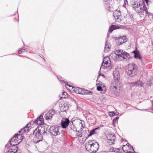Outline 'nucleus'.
<instances>
[{"label": "nucleus", "mask_w": 153, "mask_h": 153, "mask_svg": "<svg viewBox=\"0 0 153 153\" xmlns=\"http://www.w3.org/2000/svg\"><path fill=\"white\" fill-rule=\"evenodd\" d=\"M89 133V131L88 130L87 131H82V134L85 137L86 139H87L89 137H88V135L89 134H88Z\"/></svg>", "instance_id": "23"}, {"label": "nucleus", "mask_w": 153, "mask_h": 153, "mask_svg": "<svg viewBox=\"0 0 153 153\" xmlns=\"http://www.w3.org/2000/svg\"><path fill=\"white\" fill-rule=\"evenodd\" d=\"M15 15V14H14L13 15V16H14Z\"/></svg>", "instance_id": "55"}, {"label": "nucleus", "mask_w": 153, "mask_h": 153, "mask_svg": "<svg viewBox=\"0 0 153 153\" xmlns=\"http://www.w3.org/2000/svg\"><path fill=\"white\" fill-rule=\"evenodd\" d=\"M70 124V121L68 118H65L61 120V125L63 128H66Z\"/></svg>", "instance_id": "13"}, {"label": "nucleus", "mask_w": 153, "mask_h": 153, "mask_svg": "<svg viewBox=\"0 0 153 153\" xmlns=\"http://www.w3.org/2000/svg\"><path fill=\"white\" fill-rule=\"evenodd\" d=\"M69 127L71 129L74 131H75L77 132H78L76 130V127L74 125L73 123H71V124H70ZM78 133H79V131H78Z\"/></svg>", "instance_id": "22"}, {"label": "nucleus", "mask_w": 153, "mask_h": 153, "mask_svg": "<svg viewBox=\"0 0 153 153\" xmlns=\"http://www.w3.org/2000/svg\"><path fill=\"white\" fill-rule=\"evenodd\" d=\"M23 136H22V135L21 134H16L13 137L10 142V143H7L5 146L6 148L8 147V146H9V145H13L14 144H13V143H14L15 141H17L18 140V139H20L21 140L23 139Z\"/></svg>", "instance_id": "7"}, {"label": "nucleus", "mask_w": 153, "mask_h": 153, "mask_svg": "<svg viewBox=\"0 0 153 153\" xmlns=\"http://www.w3.org/2000/svg\"><path fill=\"white\" fill-rule=\"evenodd\" d=\"M143 3L144 4V5L143 7V11H147V8L146 7V5L145 4V2L144 1H143Z\"/></svg>", "instance_id": "34"}, {"label": "nucleus", "mask_w": 153, "mask_h": 153, "mask_svg": "<svg viewBox=\"0 0 153 153\" xmlns=\"http://www.w3.org/2000/svg\"><path fill=\"white\" fill-rule=\"evenodd\" d=\"M131 146L130 145V144H129L128 143L126 145H124L123 146V147H122V149L124 151V150H126L125 149V148H128V149H130V151L132 150V148H131Z\"/></svg>", "instance_id": "24"}, {"label": "nucleus", "mask_w": 153, "mask_h": 153, "mask_svg": "<svg viewBox=\"0 0 153 153\" xmlns=\"http://www.w3.org/2000/svg\"><path fill=\"white\" fill-rule=\"evenodd\" d=\"M138 10H140V11L139 12H141V11H143V8L140 7H140L139 8H138Z\"/></svg>", "instance_id": "44"}, {"label": "nucleus", "mask_w": 153, "mask_h": 153, "mask_svg": "<svg viewBox=\"0 0 153 153\" xmlns=\"http://www.w3.org/2000/svg\"><path fill=\"white\" fill-rule=\"evenodd\" d=\"M31 128L30 123H28L23 128H22L20 131H19V133H23L25 132H27Z\"/></svg>", "instance_id": "16"}, {"label": "nucleus", "mask_w": 153, "mask_h": 153, "mask_svg": "<svg viewBox=\"0 0 153 153\" xmlns=\"http://www.w3.org/2000/svg\"><path fill=\"white\" fill-rule=\"evenodd\" d=\"M110 45V43L106 41L105 43V48L104 50V52L106 53L109 51L110 50V47L109 45Z\"/></svg>", "instance_id": "21"}, {"label": "nucleus", "mask_w": 153, "mask_h": 153, "mask_svg": "<svg viewBox=\"0 0 153 153\" xmlns=\"http://www.w3.org/2000/svg\"><path fill=\"white\" fill-rule=\"evenodd\" d=\"M119 113L117 111H111L109 113V115L110 117L113 116L114 115H117L119 114Z\"/></svg>", "instance_id": "26"}, {"label": "nucleus", "mask_w": 153, "mask_h": 153, "mask_svg": "<svg viewBox=\"0 0 153 153\" xmlns=\"http://www.w3.org/2000/svg\"><path fill=\"white\" fill-rule=\"evenodd\" d=\"M146 2L147 5H148V3L149 1V0H144Z\"/></svg>", "instance_id": "45"}, {"label": "nucleus", "mask_w": 153, "mask_h": 153, "mask_svg": "<svg viewBox=\"0 0 153 153\" xmlns=\"http://www.w3.org/2000/svg\"><path fill=\"white\" fill-rule=\"evenodd\" d=\"M17 18L15 17V19H17Z\"/></svg>", "instance_id": "52"}, {"label": "nucleus", "mask_w": 153, "mask_h": 153, "mask_svg": "<svg viewBox=\"0 0 153 153\" xmlns=\"http://www.w3.org/2000/svg\"><path fill=\"white\" fill-rule=\"evenodd\" d=\"M113 76L114 77V80L112 82L111 85L117 86L118 81L120 79V74L118 70H116L113 71Z\"/></svg>", "instance_id": "6"}, {"label": "nucleus", "mask_w": 153, "mask_h": 153, "mask_svg": "<svg viewBox=\"0 0 153 153\" xmlns=\"http://www.w3.org/2000/svg\"><path fill=\"white\" fill-rule=\"evenodd\" d=\"M99 76H102L105 79V76L103 74H99Z\"/></svg>", "instance_id": "42"}, {"label": "nucleus", "mask_w": 153, "mask_h": 153, "mask_svg": "<svg viewBox=\"0 0 153 153\" xmlns=\"http://www.w3.org/2000/svg\"><path fill=\"white\" fill-rule=\"evenodd\" d=\"M78 134H79L78 133H77L76 134V135L77 136V135H78Z\"/></svg>", "instance_id": "54"}, {"label": "nucleus", "mask_w": 153, "mask_h": 153, "mask_svg": "<svg viewBox=\"0 0 153 153\" xmlns=\"http://www.w3.org/2000/svg\"><path fill=\"white\" fill-rule=\"evenodd\" d=\"M43 59H44V60L45 61V59H44V58H43Z\"/></svg>", "instance_id": "57"}, {"label": "nucleus", "mask_w": 153, "mask_h": 153, "mask_svg": "<svg viewBox=\"0 0 153 153\" xmlns=\"http://www.w3.org/2000/svg\"><path fill=\"white\" fill-rule=\"evenodd\" d=\"M84 123V121H83L81 120L79 122L80 124H81L82 128H81V130L82 129V128H84L85 126V125L83 124Z\"/></svg>", "instance_id": "32"}, {"label": "nucleus", "mask_w": 153, "mask_h": 153, "mask_svg": "<svg viewBox=\"0 0 153 153\" xmlns=\"http://www.w3.org/2000/svg\"><path fill=\"white\" fill-rule=\"evenodd\" d=\"M130 86L131 87H134L135 86L143 87V83L140 81H138L137 82H130L129 83Z\"/></svg>", "instance_id": "15"}, {"label": "nucleus", "mask_w": 153, "mask_h": 153, "mask_svg": "<svg viewBox=\"0 0 153 153\" xmlns=\"http://www.w3.org/2000/svg\"><path fill=\"white\" fill-rule=\"evenodd\" d=\"M29 123V124L30 123V124L33 123L38 125H43L44 124V122L43 119V116L42 115H40L36 120H32Z\"/></svg>", "instance_id": "10"}, {"label": "nucleus", "mask_w": 153, "mask_h": 153, "mask_svg": "<svg viewBox=\"0 0 153 153\" xmlns=\"http://www.w3.org/2000/svg\"><path fill=\"white\" fill-rule=\"evenodd\" d=\"M137 66L134 64L128 65V68L126 70V73L131 77H134L137 74Z\"/></svg>", "instance_id": "3"}, {"label": "nucleus", "mask_w": 153, "mask_h": 153, "mask_svg": "<svg viewBox=\"0 0 153 153\" xmlns=\"http://www.w3.org/2000/svg\"><path fill=\"white\" fill-rule=\"evenodd\" d=\"M18 17H19V16H18V18H18Z\"/></svg>", "instance_id": "58"}, {"label": "nucleus", "mask_w": 153, "mask_h": 153, "mask_svg": "<svg viewBox=\"0 0 153 153\" xmlns=\"http://www.w3.org/2000/svg\"><path fill=\"white\" fill-rule=\"evenodd\" d=\"M132 53L134 54V57L135 58L139 59H141L142 56H140V52L137 48L133 51Z\"/></svg>", "instance_id": "17"}, {"label": "nucleus", "mask_w": 153, "mask_h": 153, "mask_svg": "<svg viewBox=\"0 0 153 153\" xmlns=\"http://www.w3.org/2000/svg\"><path fill=\"white\" fill-rule=\"evenodd\" d=\"M62 94L64 98H66L68 97L67 94L66 92H63Z\"/></svg>", "instance_id": "35"}, {"label": "nucleus", "mask_w": 153, "mask_h": 153, "mask_svg": "<svg viewBox=\"0 0 153 153\" xmlns=\"http://www.w3.org/2000/svg\"><path fill=\"white\" fill-rule=\"evenodd\" d=\"M117 86L111 85L110 90V92L112 94H115L117 93Z\"/></svg>", "instance_id": "19"}, {"label": "nucleus", "mask_w": 153, "mask_h": 153, "mask_svg": "<svg viewBox=\"0 0 153 153\" xmlns=\"http://www.w3.org/2000/svg\"><path fill=\"white\" fill-rule=\"evenodd\" d=\"M59 127L56 126H51L49 129V131L53 136H56L60 134L59 130Z\"/></svg>", "instance_id": "9"}, {"label": "nucleus", "mask_w": 153, "mask_h": 153, "mask_svg": "<svg viewBox=\"0 0 153 153\" xmlns=\"http://www.w3.org/2000/svg\"><path fill=\"white\" fill-rule=\"evenodd\" d=\"M107 142L109 145H111L114 143L116 137L114 135L110 134L108 135L107 137Z\"/></svg>", "instance_id": "12"}, {"label": "nucleus", "mask_w": 153, "mask_h": 153, "mask_svg": "<svg viewBox=\"0 0 153 153\" xmlns=\"http://www.w3.org/2000/svg\"><path fill=\"white\" fill-rule=\"evenodd\" d=\"M57 77L58 78V79L60 81H64L63 80H62L61 79L62 78V77H61L60 76H57Z\"/></svg>", "instance_id": "41"}, {"label": "nucleus", "mask_w": 153, "mask_h": 153, "mask_svg": "<svg viewBox=\"0 0 153 153\" xmlns=\"http://www.w3.org/2000/svg\"><path fill=\"white\" fill-rule=\"evenodd\" d=\"M108 35H107V36H108Z\"/></svg>", "instance_id": "56"}, {"label": "nucleus", "mask_w": 153, "mask_h": 153, "mask_svg": "<svg viewBox=\"0 0 153 153\" xmlns=\"http://www.w3.org/2000/svg\"><path fill=\"white\" fill-rule=\"evenodd\" d=\"M99 128V127H97L93 129L90 132H89V134L88 135V137H90L95 134H97L98 132L97 130H98Z\"/></svg>", "instance_id": "20"}, {"label": "nucleus", "mask_w": 153, "mask_h": 153, "mask_svg": "<svg viewBox=\"0 0 153 153\" xmlns=\"http://www.w3.org/2000/svg\"><path fill=\"white\" fill-rule=\"evenodd\" d=\"M56 113V111L53 109H51L45 114L44 117L46 120L51 121Z\"/></svg>", "instance_id": "8"}, {"label": "nucleus", "mask_w": 153, "mask_h": 153, "mask_svg": "<svg viewBox=\"0 0 153 153\" xmlns=\"http://www.w3.org/2000/svg\"><path fill=\"white\" fill-rule=\"evenodd\" d=\"M149 16H152V19H153V15L152 14H151V13H150L149 14Z\"/></svg>", "instance_id": "48"}, {"label": "nucleus", "mask_w": 153, "mask_h": 153, "mask_svg": "<svg viewBox=\"0 0 153 153\" xmlns=\"http://www.w3.org/2000/svg\"><path fill=\"white\" fill-rule=\"evenodd\" d=\"M141 110V111H143L144 110ZM145 110V111H146V110Z\"/></svg>", "instance_id": "51"}, {"label": "nucleus", "mask_w": 153, "mask_h": 153, "mask_svg": "<svg viewBox=\"0 0 153 153\" xmlns=\"http://www.w3.org/2000/svg\"><path fill=\"white\" fill-rule=\"evenodd\" d=\"M83 135L82 134V132L80 133V134H79L78 135H77V136H78L79 137H81L83 136Z\"/></svg>", "instance_id": "43"}, {"label": "nucleus", "mask_w": 153, "mask_h": 153, "mask_svg": "<svg viewBox=\"0 0 153 153\" xmlns=\"http://www.w3.org/2000/svg\"><path fill=\"white\" fill-rule=\"evenodd\" d=\"M99 85H101V84H100V83H99Z\"/></svg>", "instance_id": "53"}, {"label": "nucleus", "mask_w": 153, "mask_h": 153, "mask_svg": "<svg viewBox=\"0 0 153 153\" xmlns=\"http://www.w3.org/2000/svg\"><path fill=\"white\" fill-rule=\"evenodd\" d=\"M25 48H20L19 49L18 51V53L19 54H21L22 53H23L25 51Z\"/></svg>", "instance_id": "30"}, {"label": "nucleus", "mask_w": 153, "mask_h": 153, "mask_svg": "<svg viewBox=\"0 0 153 153\" xmlns=\"http://www.w3.org/2000/svg\"><path fill=\"white\" fill-rule=\"evenodd\" d=\"M76 120V119L75 118H74V117L73 118L71 119V121L70 122V124H71V123H73V122L74 121H75V120Z\"/></svg>", "instance_id": "38"}, {"label": "nucleus", "mask_w": 153, "mask_h": 153, "mask_svg": "<svg viewBox=\"0 0 153 153\" xmlns=\"http://www.w3.org/2000/svg\"><path fill=\"white\" fill-rule=\"evenodd\" d=\"M120 149L119 148H114V152H119Z\"/></svg>", "instance_id": "39"}, {"label": "nucleus", "mask_w": 153, "mask_h": 153, "mask_svg": "<svg viewBox=\"0 0 153 153\" xmlns=\"http://www.w3.org/2000/svg\"><path fill=\"white\" fill-rule=\"evenodd\" d=\"M140 5L141 4L140 3L139 4H135V6L133 7V8H134L135 10L136 11L139 12L140 10H138V8H139L140 7Z\"/></svg>", "instance_id": "27"}, {"label": "nucleus", "mask_w": 153, "mask_h": 153, "mask_svg": "<svg viewBox=\"0 0 153 153\" xmlns=\"http://www.w3.org/2000/svg\"><path fill=\"white\" fill-rule=\"evenodd\" d=\"M113 16L115 18V19H116V17H117V19H120V16H121V11L120 10L118 11L116 10L113 13Z\"/></svg>", "instance_id": "18"}, {"label": "nucleus", "mask_w": 153, "mask_h": 153, "mask_svg": "<svg viewBox=\"0 0 153 153\" xmlns=\"http://www.w3.org/2000/svg\"><path fill=\"white\" fill-rule=\"evenodd\" d=\"M126 2L127 3H128L127 0H124V4H126ZM124 4H123V5H124Z\"/></svg>", "instance_id": "47"}, {"label": "nucleus", "mask_w": 153, "mask_h": 153, "mask_svg": "<svg viewBox=\"0 0 153 153\" xmlns=\"http://www.w3.org/2000/svg\"><path fill=\"white\" fill-rule=\"evenodd\" d=\"M110 151L111 152H114V148L113 147H110L109 149Z\"/></svg>", "instance_id": "40"}, {"label": "nucleus", "mask_w": 153, "mask_h": 153, "mask_svg": "<svg viewBox=\"0 0 153 153\" xmlns=\"http://www.w3.org/2000/svg\"><path fill=\"white\" fill-rule=\"evenodd\" d=\"M123 20L120 19V20H119V21H115V22H116L115 23L117 25L118 24V23H122L123 24H125L126 23H124L123 22Z\"/></svg>", "instance_id": "33"}, {"label": "nucleus", "mask_w": 153, "mask_h": 153, "mask_svg": "<svg viewBox=\"0 0 153 153\" xmlns=\"http://www.w3.org/2000/svg\"><path fill=\"white\" fill-rule=\"evenodd\" d=\"M112 0H103L104 3L106 4H109Z\"/></svg>", "instance_id": "31"}, {"label": "nucleus", "mask_w": 153, "mask_h": 153, "mask_svg": "<svg viewBox=\"0 0 153 153\" xmlns=\"http://www.w3.org/2000/svg\"><path fill=\"white\" fill-rule=\"evenodd\" d=\"M116 57L120 59H126L129 56V54L122 50H116L114 51Z\"/></svg>", "instance_id": "5"}, {"label": "nucleus", "mask_w": 153, "mask_h": 153, "mask_svg": "<svg viewBox=\"0 0 153 153\" xmlns=\"http://www.w3.org/2000/svg\"><path fill=\"white\" fill-rule=\"evenodd\" d=\"M66 85V87L67 88H68L67 86L69 87H71L73 91H74L76 93L78 94H80L82 95L84 94H88L92 95L93 94L92 92L90 91L86 90L82 88H80L79 87H72V86L68 85V84H65Z\"/></svg>", "instance_id": "4"}, {"label": "nucleus", "mask_w": 153, "mask_h": 153, "mask_svg": "<svg viewBox=\"0 0 153 153\" xmlns=\"http://www.w3.org/2000/svg\"><path fill=\"white\" fill-rule=\"evenodd\" d=\"M17 144L9 145L8 146L7 153H16L17 151Z\"/></svg>", "instance_id": "11"}, {"label": "nucleus", "mask_w": 153, "mask_h": 153, "mask_svg": "<svg viewBox=\"0 0 153 153\" xmlns=\"http://www.w3.org/2000/svg\"><path fill=\"white\" fill-rule=\"evenodd\" d=\"M13 144H17L15 142L14 143H13Z\"/></svg>", "instance_id": "50"}, {"label": "nucleus", "mask_w": 153, "mask_h": 153, "mask_svg": "<svg viewBox=\"0 0 153 153\" xmlns=\"http://www.w3.org/2000/svg\"><path fill=\"white\" fill-rule=\"evenodd\" d=\"M116 27L117 26L114 25H111L109 27L108 31L110 33H111L113 30L117 29Z\"/></svg>", "instance_id": "25"}, {"label": "nucleus", "mask_w": 153, "mask_h": 153, "mask_svg": "<svg viewBox=\"0 0 153 153\" xmlns=\"http://www.w3.org/2000/svg\"><path fill=\"white\" fill-rule=\"evenodd\" d=\"M109 60H110V58L108 56L105 57L103 59V61H108Z\"/></svg>", "instance_id": "37"}, {"label": "nucleus", "mask_w": 153, "mask_h": 153, "mask_svg": "<svg viewBox=\"0 0 153 153\" xmlns=\"http://www.w3.org/2000/svg\"><path fill=\"white\" fill-rule=\"evenodd\" d=\"M97 90L98 91H100L102 90V89L101 86H99L97 87Z\"/></svg>", "instance_id": "36"}, {"label": "nucleus", "mask_w": 153, "mask_h": 153, "mask_svg": "<svg viewBox=\"0 0 153 153\" xmlns=\"http://www.w3.org/2000/svg\"><path fill=\"white\" fill-rule=\"evenodd\" d=\"M119 118V117H116L114 118L113 119V125L114 126H115V124L116 123H117L118 120Z\"/></svg>", "instance_id": "28"}, {"label": "nucleus", "mask_w": 153, "mask_h": 153, "mask_svg": "<svg viewBox=\"0 0 153 153\" xmlns=\"http://www.w3.org/2000/svg\"><path fill=\"white\" fill-rule=\"evenodd\" d=\"M146 14H148L149 13V12H148L147 10L146 11H145Z\"/></svg>", "instance_id": "49"}, {"label": "nucleus", "mask_w": 153, "mask_h": 153, "mask_svg": "<svg viewBox=\"0 0 153 153\" xmlns=\"http://www.w3.org/2000/svg\"><path fill=\"white\" fill-rule=\"evenodd\" d=\"M33 134L35 135V138L37 139L35 141V143H38L43 140V136L42 135H45L46 134V132L45 129L41 126L37 128L34 131Z\"/></svg>", "instance_id": "1"}, {"label": "nucleus", "mask_w": 153, "mask_h": 153, "mask_svg": "<svg viewBox=\"0 0 153 153\" xmlns=\"http://www.w3.org/2000/svg\"><path fill=\"white\" fill-rule=\"evenodd\" d=\"M119 42L120 43V45L122 44L127 41V39L122 40L121 38L118 39Z\"/></svg>", "instance_id": "29"}, {"label": "nucleus", "mask_w": 153, "mask_h": 153, "mask_svg": "<svg viewBox=\"0 0 153 153\" xmlns=\"http://www.w3.org/2000/svg\"><path fill=\"white\" fill-rule=\"evenodd\" d=\"M110 62L111 61L110 60L103 61L100 68V70H101L102 69H105L109 67L111 65Z\"/></svg>", "instance_id": "14"}, {"label": "nucleus", "mask_w": 153, "mask_h": 153, "mask_svg": "<svg viewBox=\"0 0 153 153\" xmlns=\"http://www.w3.org/2000/svg\"><path fill=\"white\" fill-rule=\"evenodd\" d=\"M122 40H124L125 39H126V36H122L121 38H120Z\"/></svg>", "instance_id": "46"}, {"label": "nucleus", "mask_w": 153, "mask_h": 153, "mask_svg": "<svg viewBox=\"0 0 153 153\" xmlns=\"http://www.w3.org/2000/svg\"><path fill=\"white\" fill-rule=\"evenodd\" d=\"M94 140H89L85 143V148L90 153H96L99 148V144L97 142H94Z\"/></svg>", "instance_id": "2"}]
</instances>
